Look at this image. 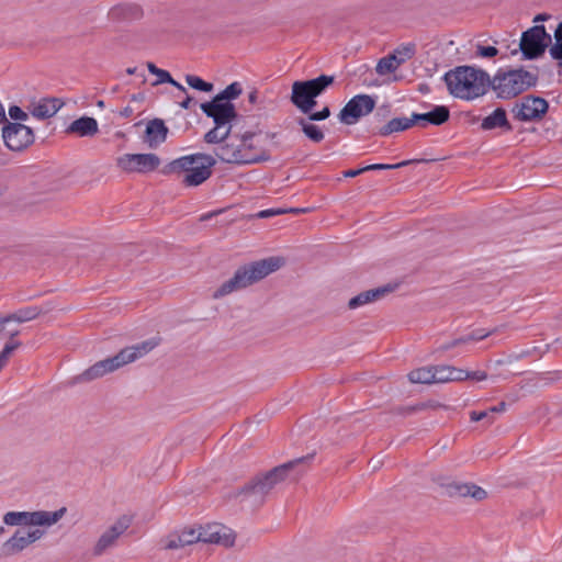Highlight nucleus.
I'll use <instances>...</instances> for the list:
<instances>
[{
    "label": "nucleus",
    "instance_id": "46",
    "mask_svg": "<svg viewBox=\"0 0 562 562\" xmlns=\"http://www.w3.org/2000/svg\"><path fill=\"white\" fill-rule=\"evenodd\" d=\"M366 167H362V168H359V169H350V170H347L344 172V176L345 177H348V178H353V177H357L363 172H366Z\"/></svg>",
    "mask_w": 562,
    "mask_h": 562
},
{
    "label": "nucleus",
    "instance_id": "29",
    "mask_svg": "<svg viewBox=\"0 0 562 562\" xmlns=\"http://www.w3.org/2000/svg\"><path fill=\"white\" fill-rule=\"evenodd\" d=\"M454 488L459 496L471 497L477 502L487 497L486 491L475 484H458Z\"/></svg>",
    "mask_w": 562,
    "mask_h": 562
},
{
    "label": "nucleus",
    "instance_id": "20",
    "mask_svg": "<svg viewBox=\"0 0 562 562\" xmlns=\"http://www.w3.org/2000/svg\"><path fill=\"white\" fill-rule=\"evenodd\" d=\"M168 128L164 121L160 119H154L148 122L145 131L144 142L148 144L150 148H156L166 140Z\"/></svg>",
    "mask_w": 562,
    "mask_h": 562
},
{
    "label": "nucleus",
    "instance_id": "53",
    "mask_svg": "<svg viewBox=\"0 0 562 562\" xmlns=\"http://www.w3.org/2000/svg\"><path fill=\"white\" fill-rule=\"evenodd\" d=\"M424 408V405H418V406H408L404 409V413L405 414H412L414 412H417L419 409H423Z\"/></svg>",
    "mask_w": 562,
    "mask_h": 562
},
{
    "label": "nucleus",
    "instance_id": "43",
    "mask_svg": "<svg viewBox=\"0 0 562 562\" xmlns=\"http://www.w3.org/2000/svg\"><path fill=\"white\" fill-rule=\"evenodd\" d=\"M330 115V111L328 106H325L322 111L310 113V121H323L326 120Z\"/></svg>",
    "mask_w": 562,
    "mask_h": 562
},
{
    "label": "nucleus",
    "instance_id": "37",
    "mask_svg": "<svg viewBox=\"0 0 562 562\" xmlns=\"http://www.w3.org/2000/svg\"><path fill=\"white\" fill-rule=\"evenodd\" d=\"M416 160H404L398 164L389 165V164H373L366 166L367 171H374V170H391V169H397L404 166H407L412 162H415Z\"/></svg>",
    "mask_w": 562,
    "mask_h": 562
},
{
    "label": "nucleus",
    "instance_id": "27",
    "mask_svg": "<svg viewBox=\"0 0 562 562\" xmlns=\"http://www.w3.org/2000/svg\"><path fill=\"white\" fill-rule=\"evenodd\" d=\"M121 535L122 532H120L117 529H108L105 532L101 535V537L97 541L93 548V553L95 555H101L108 549L114 547Z\"/></svg>",
    "mask_w": 562,
    "mask_h": 562
},
{
    "label": "nucleus",
    "instance_id": "55",
    "mask_svg": "<svg viewBox=\"0 0 562 562\" xmlns=\"http://www.w3.org/2000/svg\"><path fill=\"white\" fill-rule=\"evenodd\" d=\"M169 83L172 85L173 87H176L177 89H179L180 91H182L183 93H187L186 88L181 83L176 81L175 79L171 78V82H169Z\"/></svg>",
    "mask_w": 562,
    "mask_h": 562
},
{
    "label": "nucleus",
    "instance_id": "45",
    "mask_svg": "<svg viewBox=\"0 0 562 562\" xmlns=\"http://www.w3.org/2000/svg\"><path fill=\"white\" fill-rule=\"evenodd\" d=\"M485 418H488V424H492L494 422L493 418H490V412L488 411H484V412H471L470 413V419L472 422H479V420H483Z\"/></svg>",
    "mask_w": 562,
    "mask_h": 562
},
{
    "label": "nucleus",
    "instance_id": "10",
    "mask_svg": "<svg viewBox=\"0 0 562 562\" xmlns=\"http://www.w3.org/2000/svg\"><path fill=\"white\" fill-rule=\"evenodd\" d=\"M334 83V77L322 75L312 80L294 81L291 102L304 114H308L316 105L315 99Z\"/></svg>",
    "mask_w": 562,
    "mask_h": 562
},
{
    "label": "nucleus",
    "instance_id": "35",
    "mask_svg": "<svg viewBox=\"0 0 562 562\" xmlns=\"http://www.w3.org/2000/svg\"><path fill=\"white\" fill-rule=\"evenodd\" d=\"M554 44L550 47V55L553 59L562 60V22L554 31Z\"/></svg>",
    "mask_w": 562,
    "mask_h": 562
},
{
    "label": "nucleus",
    "instance_id": "18",
    "mask_svg": "<svg viewBox=\"0 0 562 562\" xmlns=\"http://www.w3.org/2000/svg\"><path fill=\"white\" fill-rule=\"evenodd\" d=\"M218 146L214 149L215 158L220 159L223 162L234 164V165H243V161L248 158V156H243L240 153V148L237 143V135L231 136L224 140H220Z\"/></svg>",
    "mask_w": 562,
    "mask_h": 562
},
{
    "label": "nucleus",
    "instance_id": "3",
    "mask_svg": "<svg viewBox=\"0 0 562 562\" xmlns=\"http://www.w3.org/2000/svg\"><path fill=\"white\" fill-rule=\"evenodd\" d=\"M283 265V259L269 257L240 266L232 278L224 281L213 293L212 299L220 300L234 292L241 291L277 271Z\"/></svg>",
    "mask_w": 562,
    "mask_h": 562
},
{
    "label": "nucleus",
    "instance_id": "19",
    "mask_svg": "<svg viewBox=\"0 0 562 562\" xmlns=\"http://www.w3.org/2000/svg\"><path fill=\"white\" fill-rule=\"evenodd\" d=\"M63 106V102L57 98H44L37 102H33L29 110L31 114L40 120H45L54 116Z\"/></svg>",
    "mask_w": 562,
    "mask_h": 562
},
{
    "label": "nucleus",
    "instance_id": "39",
    "mask_svg": "<svg viewBox=\"0 0 562 562\" xmlns=\"http://www.w3.org/2000/svg\"><path fill=\"white\" fill-rule=\"evenodd\" d=\"M140 521L136 519L134 514L127 513L123 514L116 521L115 527H130L134 524H139Z\"/></svg>",
    "mask_w": 562,
    "mask_h": 562
},
{
    "label": "nucleus",
    "instance_id": "56",
    "mask_svg": "<svg viewBox=\"0 0 562 562\" xmlns=\"http://www.w3.org/2000/svg\"><path fill=\"white\" fill-rule=\"evenodd\" d=\"M147 69L151 75H154L158 71L159 68L153 63H147Z\"/></svg>",
    "mask_w": 562,
    "mask_h": 562
},
{
    "label": "nucleus",
    "instance_id": "16",
    "mask_svg": "<svg viewBox=\"0 0 562 562\" xmlns=\"http://www.w3.org/2000/svg\"><path fill=\"white\" fill-rule=\"evenodd\" d=\"M238 147L243 153V156H248L243 165L258 164L267 161L270 158L269 153L261 146L258 140V135L252 132H246L241 136L237 135Z\"/></svg>",
    "mask_w": 562,
    "mask_h": 562
},
{
    "label": "nucleus",
    "instance_id": "6",
    "mask_svg": "<svg viewBox=\"0 0 562 562\" xmlns=\"http://www.w3.org/2000/svg\"><path fill=\"white\" fill-rule=\"evenodd\" d=\"M236 535L233 529H175L161 541L165 549H179L194 542L214 543L232 547Z\"/></svg>",
    "mask_w": 562,
    "mask_h": 562
},
{
    "label": "nucleus",
    "instance_id": "12",
    "mask_svg": "<svg viewBox=\"0 0 562 562\" xmlns=\"http://www.w3.org/2000/svg\"><path fill=\"white\" fill-rule=\"evenodd\" d=\"M3 124L2 138L10 150L22 151L34 143L35 135L31 127L18 122L7 121Z\"/></svg>",
    "mask_w": 562,
    "mask_h": 562
},
{
    "label": "nucleus",
    "instance_id": "40",
    "mask_svg": "<svg viewBox=\"0 0 562 562\" xmlns=\"http://www.w3.org/2000/svg\"><path fill=\"white\" fill-rule=\"evenodd\" d=\"M9 116L14 121H26L29 115L18 105H11L9 108Z\"/></svg>",
    "mask_w": 562,
    "mask_h": 562
},
{
    "label": "nucleus",
    "instance_id": "42",
    "mask_svg": "<svg viewBox=\"0 0 562 562\" xmlns=\"http://www.w3.org/2000/svg\"><path fill=\"white\" fill-rule=\"evenodd\" d=\"M154 75L157 76V80L153 83V86H157L165 82H171V76L167 70L159 68L158 71Z\"/></svg>",
    "mask_w": 562,
    "mask_h": 562
},
{
    "label": "nucleus",
    "instance_id": "21",
    "mask_svg": "<svg viewBox=\"0 0 562 562\" xmlns=\"http://www.w3.org/2000/svg\"><path fill=\"white\" fill-rule=\"evenodd\" d=\"M99 132V125L95 119L81 116L72 121L66 130L68 134H76L80 137H91Z\"/></svg>",
    "mask_w": 562,
    "mask_h": 562
},
{
    "label": "nucleus",
    "instance_id": "4",
    "mask_svg": "<svg viewBox=\"0 0 562 562\" xmlns=\"http://www.w3.org/2000/svg\"><path fill=\"white\" fill-rule=\"evenodd\" d=\"M449 92L459 99L474 100L484 95L490 88V76L471 66H459L445 75Z\"/></svg>",
    "mask_w": 562,
    "mask_h": 562
},
{
    "label": "nucleus",
    "instance_id": "62",
    "mask_svg": "<svg viewBox=\"0 0 562 562\" xmlns=\"http://www.w3.org/2000/svg\"><path fill=\"white\" fill-rule=\"evenodd\" d=\"M97 105L99 108H103L104 106V102L102 100H100V101L97 102Z\"/></svg>",
    "mask_w": 562,
    "mask_h": 562
},
{
    "label": "nucleus",
    "instance_id": "32",
    "mask_svg": "<svg viewBox=\"0 0 562 562\" xmlns=\"http://www.w3.org/2000/svg\"><path fill=\"white\" fill-rule=\"evenodd\" d=\"M432 366L415 369L408 373L412 383L432 384Z\"/></svg>",
    "mask_w": 562,
    "mask_h": 562
},
{
    "label": "nucleus",
    "instance_id": "48",
    "mask_svg": "<svg viewBox=\"0 0 562 562\" xmlns=\"http://www.w3.org/2000/svg\"><path fill=\"white\" fill-rule=\"evenodd\" d=\"M133 113H134V109H133L132 106H130V105H127V106L123 108V109L120 111V115H121L122 117H125V119L131 117V116L133 115Z\"/></svg>",
    "mask_w": 562,
    "mask_h": 562
},
{
    "label": "nucleus",
    "instance_id": "38",
    "mask_svg": "<svg viewBox=\"0 0 562 562\" xmlns=\"http://www.w3.org/2000/svg\"><path fill=\"white\" fill-rule=\"evenodd\" d=\"M286 212H288V211H286V210H283V209H269V210L260 211V212L257 214V217H259V218H267V217H271V216H274V215L284 214V213H286ZM289 212H292V213H302V212H305V210L291 209Z\"/></svg>",
    "mask_w": 562,
    "mask_h": 562
},
{
    "label": "nucleus",
    "instance_id": "1",
    "mask_svg": "<svg viewBox=\"0 0 562 562\" xmlns=\"http://www.w3.org/2000/svg\"><path fill=\"white\" fill-rule=\"evenodd\" d=\"M312 457H303L273 468L265 474L257 475L240 488L229 492L226 497L244 509L255 510L262 506L270 492L299 467L307 463Z\"/></svg>",
    "mask_w": 562,
    "mask_h": 562
},
{
    "label": "nucleus",
    "instance_id": "44",
    "mask_svg": "<svg viewBox=\"0 0 562 562\" xmlns=\"http://www.w3.org/2000/svg\"><path fill=\"white\" fill-rule=\"evenodd\" d=\"M463 374L465 375L464 380L472 379V380H475V381H484L487 378L486 372L480 371V370L479 371H471V372L463 370Z\"/></svg>",
    "mask_w": 562,
    "mask_h": 562
},
{
    "label": "nucleus",
    "instance_id": "52",
    "mask_svg": "<svg viewBox=\"0 0 562 562\" xmlns=\"http://www.w3.org/2000/svg\"><path fill=\"white\" fill-rule=\"evenodd\" d=\"M218 213H221V211H214V212H210V213L203 214V215L200 217V221H201V222L207 221V220H210L211 217H213V216L217 215Z\"/></svg>",
    "mask_w": 562,
    "mask_h": 562
},
{
    "label": "nucleus",
    "instance_id": "26",
    "mask_svg": "<svg viewBox=\"0 0 562 562\" xmlns=\"http://www.w3.org/2000/svg\"><path fill=\"white\" fill-rule=\"evenodd\" d=\"M481 127L485 131L494 130L496 127H504L507 131L512 130L506 116V111L503 108H497L492 114L483 119Z\"/></svg>",
    "mask_w": 562,
    "mask_h": 562
},
{
    "label": "nucleus",
    "instance_id": "30",
    "mask_svg": "<svg viewBox=\"0 0 562 562\" xmlns=\"http://www.w3.org/2000/svg\"><path fill=\"white\" fill-rule=\"evenodd\" d=\"M297 123L302 127L304 135L312 142L321 143L324 139L325 135L322 130L311 123L308 119H299Z\"/></svg>",
    "mask_w": 562,
    "mask_h": 562
},
{
    "label": "nucleus",
    "instance_id": "33",
    "mask_svg": "<svg viewBox=\"0 0 562 562\" xmlns=\"http://www.w3.org/2000/svg\"><path fill=\"white\" fill-rule=\"evenodd\" d=\"M241 86L239 82L228 85L221 93L214 98L225 103H232L231 100L236 99L241 93Z\"/></svg>",
    "mask_w": 562,
    "mask_h": 562
},
{
    "label": "nucleus",
    "instance_id": "54",
    "mask_svg": "<svg viewBox=\"0 0 562 562\" xmlns=\"http://www.w3.org/2000/svg\"><path fill=\"white\" fill-rule=\"evenodd\" d=\"M519 358H520V356H518V355L509 356L506 360H498L497 364L510 363L513 360H518Z\"/></svg>",
    "mask_w": 562,
    "mask_h": 562
},
{
    "label": "nucleus",
    "instance_id": "51",
    "mask_svg": "<svg viewBox=\"0 0 562 562\" xmlns=\"http://www.w3.org/2000/svg\"><path fill=\"white\" fill-rule=\"evenodd\" d=\"M193 99L189 95L186 97V99L180 103V106L188 110L191 108Z\"/></svg>",
    "mask_w": 562,
    "mask_h": 562
},
{
    "label": "nucleus",
    "instance_id": "63",
    "mask_svg": "<svg viewBox=\"0 0 562 562\" xmlns=\"http://www.w3.org/2000/svg\"><path fill=\"white\" fill-rule=\"evenodd\" d=\"M302 473H303V471H297V473L293 476V479L296 480Z\"/></svg>",
    "mask_w": 562,
    "mask_h": 562
},
{
    "label": "nucleus",
    "instance_id": "14",
    "mask_svg": "<svg viewBox=\"0 0 562 562\" xmlns=\"http://www.w3.org/2000/svg\"><path fill=\"white\" fill-rule=\"evenodd\" d=\"M548 108L549 104L543 98L527 95L514 105L512 112L516 120L531 122L541 120Z\"/></svg>",
    "mask_w": 562,
    "mask_h": 562
},
{
    "label": "nucleus",
    "instance_id": "47",
    "mask_svg": "<svg viewBox=\"0 0 562 562\" xmlns=\"http://www.w3.org/2000/svg\"><path fill=\"white\" fill-rule=\"evenodd\" d=\"M492 333L488 331V333H473L471 336H469L468 340L469 339H472V340H481V339H484L486 338L487 336H490ZM463 341H467V339H464Z\"/></svg>",
    "mask_w": 562,
    "mask_h": 562
},
{
    "label": "nucleus",
    "instance_id": "41",
    "mask_svg": "<svg viewBox=\"0 0 562 562\" xmlns=\"http://www.w3.org/2000/svg\"><path fill=\"white\" fill-rule=\"evenodd\" d=\"M497 53H498V50L494 46H482V45H479L477 49H476L477 56L484 57V58L494 57V56L497 55Z\"/></svg>",
    "mask_w": 562,
    "mask_h": 562
},
{
    "label": "nucleus",
    "instance_id": "9",
    "mask_svg": "<svg viewBox=\"0 0 562 562\" xmlns=\"http://www.w3.org/2000/svg\"><path fill=\"white\" fill-rule=\"evenodd\" d=\"M201 110L212 117L215 126L204 135L206 143H218L224 140L231 134V122L236 117V111L233 103H225L213 98L212 101L201 104Z\"/></svg>",
    "mask_w": 562,
    "mask_h": 562
},
{
    "label": "nucleus",
    "instance_id": "23",
    "mask_svg": "<svg viewBox=\"0 0 562 562\" xmlns=\"http://www.w3.org/2000/svg\"><path fill=\"white\" fill-rule=\"evenodd\" d=\"M391 291H392V288L382 286V288L371 289V290L361 292L358 295H356L349 300L348 307L350 310H356L366 304L373 303V302L379 301L382 297H384Z\"/></svg>",
    "mask_w": 562,
    "mask_h": 562
},
{
    "label": "nucleus",
    "instance_id": "60",
    "mask_svg": "<svg viewBox=\"0 0 562 562\" xmlns=\"http://www.w3.org/2000/svg\"><path fill=\"white\" fill-rule=\"evenodd\" d=\"M547 16L544 14H539L535 18V21H544Z\"/></svg>",
    "mask_w": 562,
    "mask_h": 562
},
{
    "label": "nucleus",
    "instance_id": "25",
    "mask_svg": "<svg viewBox=\"0 0 562 562\" xmlns=\"http://www.w3.org/2000/svg\"><path fill=\"white\" fill-rule=\"evenodd\" d=\"M432 383H447L453 381H463L464 374L462 369L451 366H432Z\"/></svg>",
    "mask_w": 562,
    "mask_h": 562
},
{
    "label": "nucleus",
    "instance_id": "34",
    "mask_svg": "<svg viewBox=\"0 0 562 562\" xmlns=\"http://www.w3.org/2000/svg\"><path fill=\"white\" fill-rule=\"evenodd\" d=\"M113 13L125 19H139L143 15L140 7L136 4H125L116 7L113 10Z\"/></svg>",
    "mask_w": 562,
    "mask_h": 562
},
{
    "label": "nucleus",
    "instance_id": "59",
    "mask_svg": "<svg viewBox=\"0 0 562 562\" xmlns=\"http://www.w3.org/2000/svg\"><path fill=\"white\" fill-rule=\"evenodd\" d=\"M132 100H134V101H143L144 100V95L143 94H134L132 97Z\"/></svg>",
    "mask_w": 562,
    "mask_h": 562
},
{
    "label": "nucleus",
    "instance_id": "36",
    "mask_svg": "<svg viewBox=\"0 0 562 562\" xmlns=\"http://www.w3.org/2000/svg\"><path fill=\"white\" fill-rule=\"evenodd\" d=\"M186 82L193 89L200 90L203 92H211L213 91V85L210 82H206L202 80L200 77L194 75H187L186 76Z\"/></svg>",
    "mask_w": 562,
    "mask_h": 562
},
{
    "label": "nucleus",
    "instance_id": "50",
    "mask_svg": "<svg viewBox=\"0 0 562 562\" xmlns=\"http://www.w3.org/2000/svg\"><path fill=\"white\" fill-rule=\"evenodd\" d=\"M10 322L9 316H0V335L4 334L5 325Z\"/></svg>",
    "mask_w": 562,
    "mask_h": 562
},
{
    "label": "nucleus",
    "instance_id": "24",
    "mask_svg": "<svg viewBox=\"0 0 562 562\" xmlns=\"http://www.w3.org/2000/svg\"><path fill=\"white\" fill-rule=\"evenodd\" d=\"M413 55L414 48H406L404 57H397L396 54H390L378 61L375 71L381 76L394 72L403 63L409 59Z\"/></svg>",
    "mask_w": 562,
    "mask_h": 562
},
{
    "label": "nucleus",
    "instance_id": "22",
    "mask_svg": "<svg viewBox=\"0 0 562 562\" xmlns=\"http://www.w3.org/2000/svg\"><path fill=\"white\" fill-rule=\"evenodd\" d=\"M450 117V111L445 105H436L430 112L427 113H413L415 124L422 122V126L426 124L441 125L446 123Z\"/></svg>",
    "mask_w": 562,
    "mask_h": 562
},
{
    "label": "nucleus",
    "instance_id": "31",
    "mask_svg": "<svg viewBox=\"0 0 562 562\" xmlns=\"http://www.w3.org/2000/svg\"><path fill=\"white\" fill-rule=\"evenodd\" d=\"M42 314V310L37 306H29L21 308L13 314L8 315L11 322L24 323L35 319Z\"/></svg>",
    "mask_w": 562,
    "mask_h": 562
},
{
    "label": "nucleus",
    "instance_id": "11",
    "mask_svg": "<svg viewBox=\"0 0 562 562\" xmlns=\"http://www.w3.org/2000/svg\"><path fill=\"white\" fill-rule=\"evenodd\" d=\"M549 43H551V36L544 26L535 25L522 33L519 48L524 59H536L543 55Z\"/></svg>",
    "mask_w": 562,
    "mask_h": 562
},
{
    "label": "nucleus",
    "instance_id": "57",
    "mask_svg": "<svg viewBox=\"0 0 562 562\" xmlns=\"http://www.w3.org/2000/svg\"><path fill=\"white\" fill-rule=\"evenodd\" d=\"M257 98H258V92L257 91H251L249 94H248V100L250 103H256L257 101Z\"/></svg>",
    "mask_w": 562,
    "mask_h": 562
},
{
    "label": "nucleus",
    "instance_id": "17",
    "mask_svg": "<svg viewBox=\"0 0 562 562\" xmlns=\"http://www.w3.org/2000/svg\"><path fill=\"white\" fill-rule=\"evenodd\" d=\"M44 533V529H16L14 535L2 544V553L11 555L20 552Z\"/></svg>",
    "mask_w": 562,
    "mask_h": 562
},
{
    "label": "nucleus",
    "instance_id": "58",
    "mask_svg": "<svg viewBox=\"0 0 562 562\" xmlns=\"http://www.w3.org/2000/svg\"><path fill=\"white\" fill-rule=\"evenodd\" d=\"M406 48H412V47L411 46H405L403 48H398L393 54H396L397 57H404V53H405Z\"/></svg>",
    "mask_w": 562,
    "mask_h": 562
},
{
    "label": "nucleus",
    "instance_id": "13",
    "mask_svg": "<svg viewBox=\"0 0 562 562\" xmlns=\"http://www.w3.org/2000/svg\"><path fill=\"white\" fill-rule=\"evenodd\" d=\"M160 165V158L156 154H123L116 158V166L126 173H148Z\"/></svg>",
    "mask_w": 562,
    "mask_h": 562
},
{
    "label": "nucleus",
    "instance_id": "61",
    "mask_svg": "<svg viewBox=\"0 0 562 562\" xmlns=\"http://www.w3.org/2000/svg\"><path fill=\"white\" fill-rule=\"evenodd\" d=\"M135 71H136V68H135V67H133V68H127V69H126V72H127L128 75H134V74H135Z\"/></svg>",
    "mask_w": 562,
    "mask_h": 562
},
{
    "label": "nucleus",
    "instance_id": "28",
    "mask_svg": "<svg viewBox=\"0 0 562 562\" xmlns=\"http://www.w3.org/2000/svg\"><path fill=\"white\" fill-rule=\"evenodd\" d=\"M415 124L413 115L408 117H395L387 122L384 126L379 130L381 136H387L395 132L406 131Z\"/></svg>",
    "mask_w": 562,
    "mask_h": 562
},
{
    "label": "nucleus",
    "instance_id": "8",
    "mask_svg": "<svg viewBox=\"0 0 562 562\" xmlns=\"http://www.w3.org/2000/svg\"><path fill=\"white\" fill-rule=\"evenodd\" d=\"M538 75L522 68L499 70L490 78V87L501 99H512L537 85Z\"/></svg>",
    "mask_w": 562,
    "mask_h": 562
},
{
    "label": "nucleus",
    "instance_id": "5",
    "mask_svg": "<svg viewBox=\"0 0 562 562\" xmlns=\"http://www.w3.org/2000/svg\"><path fill=\"white\" fill-rule=\"evenodd\" d=\"M217 159L207 154H192L170 161L165 172L181 176V183L186 187H198L212 176V168Z\"/></svg>",
    "mask_w": 562,
    "mask_h": 562
},
{
    "label": "nucleus",
    "instance_id": "2",
    "mask_svg": "<svg viewBox=\"0 0 562 562\" xmlns=\"http://www.w3.org/2000/svg\"><path fill=\"white\" fill-rule=\"evenodd\" d=\"M157 339H149L125 347L116 355L97 361L75 378L76 383H88L101 379L119 369L135 362L158 346Z\"/></svg>",
    "mask_w": 562,
    "mask_h": 562
},
{
    "label": "nucleus",
    "instance_id": "7",
    "mask_svg": "<svg viewBox=\"0 0 562 562\" xmlns=\"http://www.w3.org/2000/svg\"><path fill=\"white\" fill-rule=\"evenodd\" d=\"M69 515V522L77 525L81 522V514L78 510H69L60 507L55 512H8L3 516V524L9 527H50L56 525L63 517Z\"/></svg>",
    "mask_w": 562,
    "mask_h": 562
},
{
    "label": "nucleus",
    "instance_id": "49",
    "mask_svg": "<svg viewBox=\"0 0 562 562\" xmlns=\"http://www.w3.org/2000/svg\"><path fill=\"white\" fill-rule=\"evenodd\" d=\"M506 409L505 402H501L498 405L493 406L488 409L490 413H503Z\"/></svg>",
    "mask_w": 562,
    "mask_h": 562
},
{
    "label": "nucleus",
    "instance_id": "15",
    "mask_svg": "<svg viewBox=\"0 0 562 562\" xmlns=\"http://www.w3.org/2000/svg\"><path fill=\"white\" fill-rule=\"evenodd\" d=\"M375 100L369 94H358L350 99L339 113V120L351 125L373 111Z\"/></svg>",
    "mask_w": 562,
    "mask_h": 562
}]
</instances>
